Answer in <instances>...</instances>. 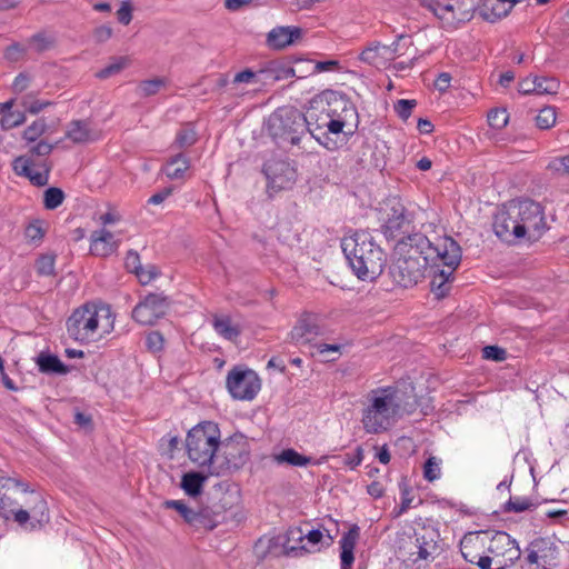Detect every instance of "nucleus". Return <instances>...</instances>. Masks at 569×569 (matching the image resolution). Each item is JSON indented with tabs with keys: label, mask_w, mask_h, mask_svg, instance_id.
I'll use <instances>...</instances> for the list:
<instances>
[{
	"label": "nucleus",
	"mask_w": 569,
	"mask_h": 569,
	"mask_svg": "<svg viewBox=\"0 0 569 569\" xmlns=\"http://www.w3.org/2000/svg\"><path fill=\"white\" fill-rule=\"evenodd\" d=\"M560 83L555 78L536 77V94H556Z\"/></svg>",
	"instance_id": "58836bf2"
},
{
	"label": "nucleus",
	"mask_w": 569,
	"mask_h": 569,
	"mask_svg": "<svg viewBox=\"0 0 569 569\" xmlns=\"http://www.w3.org/2000/svg\"><path fill=\"white\" fill-rule=\"evenodd\" d=\"M24 236L30 242H39L44 237V229L41 220L30 222L24 230Z\"/></svg>",
	"instance_id": "3c124183"
},
{
	"label": "nucleus",
	"mask_w": 569,
	"mask_h": 569,
	"mask_svg": "<svg viewBox=\"0 0 569 569\" xmlns=\"http://www.w3.org/2000/svg\"><path fill=\"white\" fill-rule=\"evenodd\" d=\"M312 106L315 109L328 111L331 117L341 119L357 120L358 113L355 104L342 92L335 90H325L312 98Z\"/></svg>",
	"instance_id": "9d476101"
},
{
	"label": "nucleus",
	"mask_w": 569,
	"mask_h": 569,
	"mask_svg": "<svg viewBox=\"0 0 569 569\" xmlns=\"http://www.w3.org/2000/svg\"><path fill=\"white\" fill-rule=\"evenodd\" d=\"M163 337L158 331L150 332L146 338L147 348L150 351L157 352L163 348Z\"/></svg>",
	"instance_id": "4d7b16f0"
},
{
	"label": "nucleus",
	"mask_w": 569,
	"mask_h": 569,
	"mask_svg": "<svg viewBox=\"0 0 569 569\" xmlns=\"http://www.w3.org/2000/svg\"><path fill=\"white\" fill-rule=\"evenodd\" d=\"M416 106V100L400 99L395 103V111L399 118L406 121L411 116V112Z\"/></svg>",
	"instance_id": "603ef678"
},
{
	"label": "nucleus",
	"mask_w": 569,
	"mask_h": 569,
	"mask_svg": "<svg viewBox=\"0 0 569 569\" xmlns=\"http://www.w3.org/2000/svg\"><path fill=\"white\" fill-rule=\"evenodd\" d=\"M180 517L186 523L196 529L212 530L219 523V513L212 511L209 507H191L187 506Z\"/></svg>",
	"instance_id": "5701e85b"
},
{
	"label": "nucleus",
	"mask_w": 569,
	"mask_h": 569,
	"mask_svg": "<svg viewBox=\"0 0 569 569\" xmlns=\"http://www.w3.org/2000/svg\"><path fill=\"white\" fill-rule=\"evenodd\" d=\"M119 248V241L109 230L102 228L90 236V252L97 257H109Z\"/></svg>",
	"instance_id": "b1692460"
},
{
	"label": "nucleus",
	"mask_w": 569,
	"mask_h": 569,
	"mask_svg": "<svg viewBox=\"0 0 569 569\" xmlns=\"http://www.w3.org/2000/svg\"><path fill=\"white\" fill-rule=\"evenodd\" d=\"M267 130L279 144L284 142L298 144L306 133L305 114L295 107H280L269 116Z\"/></svg>",
	"instance_id": "0eeeda50"
},
{
	"label": "nucleus",
	"mask_w": 569,
	"mask_h": 569,
	"mask_svg": "<svg viewBox=\"0 0 569 569\" xmlns=\"http://www.w3.org/2000/svg\"><path fill=\"white\" fill-rule=\"evenodd\" d=\"M170 300L163 293H149L132 310V318L142 326H152L169 309Z\"/></svg>",
	"instance_id": "ddd939ff"
},
{
	"label": "nucleus",
	"mask_w": 569,
	"mask_h": 569,
	"mask_svg": "<svg viewBox=\"0 0 569 569\" xmlns=\"http://www.w3.org/2000/svg\"><path fill=\"white\" fill-rule=\"evenodd\" d=\"M317 353L323 357L325 361H335L341 353V345L319 343L315 346Z\"/></svg>",
	"instance_id": "49530a36"
},
{
	"label": "nucleus",
	"mask_w": 569,
	"mask_h": 569,
	"mask_svg": "<svg viewBox=\"0 0 569 569\" xmlns=\"http://www.w3.org/2000/svg\"><path fill=\"white\" fill-rule=\"evenodd\" d=\"M427 266V262L412 257L395 256L390 274L395 283L403 288H410L423 278Z\"/></svg>",
	"instance_id": "f8f14e48"
},
{
	"label": "nucleus",
	"mask_w": 569,
	"mask_h": 569,
	"mask_svg": "<svg viewBox=\"0 0 569 569\" xmlns=\"http://www.w3.org/2000/svg\"><path fill=\"white\" fill-rule=\"evenodd\" d=\"M117 17L120 23L128 26L132 20V8L130 1H123L120 9L117 11Z\"/></svg>",
	"instance_id": "bf43d9fd"
},
{
	"label": "nucleus",
	"mask_w": 569,
	"mask_h": 569,
	"mask_svg": "<svg viewBox=\"0 0 569 569\" xmlns=\"http://www.w3.org/2000/svg\"><path fill=\"white\" fill-rule=\"evenodd\" d=\"M557 112L551 106L543 107L535 118L536 126L541 130L551 129L556 124Z\"/></svg>",
	"instance_id": "c9c22d12"
},
{
	"label": "nucleus",
	"mask_w": 569,
	"mask_h": 569,
	"mask_svg": "<svg viewBox=\"0 0 569 569\" xmlns=\"http://www.w3.org/2000/svg\"><path fill=\"white\" fill-rule=\"evenodd\" d=\"M441 460L437 457H429L423 465V477L426 480L432 482L438 480L441 476Z\"/></svg>",
	"instance_id": "a19ab883"
},
{
	"label": "nucleus",
	"mask_w": 569,
	"mask_h": 569,
	"mask_svg": "<svg viewBox=\"0 0 569 569\" xmlns=\"http://www.w3.org/2000/svg\"><path fill=\"white\" fill-rule=\"evenodd\" d=\"M44 122L43 121H34L30 124L23 132V138L27 141H36L38 137H40L44 131Z\"/></svg>",
	"instance_id": "5fc2aeb1"
},
{
	"label": "nucleus",
	"mask_w": 569,
	"mask_h": 569,
	"mask_svg": "<svg viewBox=\"0 0 569 569\" xmlns=\"http://www.w3.org/2000/svg\"><path fill=\"white\" fill-rule=\"evenodd\" d=\"M262 170L268 180V189L276 192L290 189L297 180L296 169L284 160H268Z\"/></svg>",
	"instance_id": "dca6fc26"
},
{
	"label": "nucleus",
	"mask_w": 569,
	"mask_h": 569,
	"mask_svg": "<svg viewBox=\"0 0 569 569\" xmlns=\"http://www.w3.org/2000/svg\"><path fill=\"white\" fill-rule=\"evenodd\" d=\"M302 29L299 27H277L267 34V44L274 50H281L301 39Z\"/></svg>",
	"instance_id": "393cba45"
},
{
	"label": "nucleus",
	"mask_w": 569,
	"mask_h": 569,
	"mask_svg": "<svg viewBox=\"0 0 569 569\" xmlns=\"http://www.w3.org/2000/svg\"><path fill=\"white\" fill-rule=\"evenodd\" d=\"M208 476L201 472L190 471L182 476L181 488L190 497H197L202 492L204 482Z\"/></svg>",
	"instance_id": "72a5a7b5"
},
{
	"label": "nucleus",
	"mask_w": 569,
	"mask_h": 569,
	"mask_svg": "<svg viewBox=\"0 0 569 569\" xmlns=\"http://www.w3.org/2000/svg\"><path fill=\"white\" fill-rule=\"evenodd\" d=\"M395 256L412 257L423 262L441 263L447 268H457L461 260L460 246L450 237L431 242L420 232L408 233L400 238L395 246Z\"/></svg>",
	"instance_id": "7ed1b4c3"
},
{
	"label": "nucleus",
	"mask_w": 569,
	"mask_h": 569,
	"mask_svg": "<svg viewBox=\"0 0 569 569\" xmlns=\"http://www.w3.org/2000/svg\"><path fill=\"white\" fill-rule=\"evenodd\" d=\"M49 521L50 513L46 499L28 487L21 508L17 510L16 522L24 530L36 531L42 529Z\"/></svg>",
	"instance_id": "6e6552de"
},
{
	"label": "nucleus",
	"mask_w": 569,
	"mask_h": 569,
	"mask_svg": "<svg viewBox=\"0 0 569 569\" xmlns=\"http://www.w3.org/2000/svg\"><path fill=\"white\" fill-rule=\"evenodd\" d=\"M51 168L48 160L34 161L24 156L17 157L12 162L16 174L28 178L36 187H44L49 183Z\"/></svg>",
	"instance_id": "a211bd4d"
},
{
	"label": "nucleus",
	"mask_w": 569,
	"mask_h": 569,
	"mask_svg": "<svg viewBox=\"0 0 569 569\" xmlns=\"http://www.w3.org/2000/svg\"><path fill=\"white\" fill-rule=\"evenodd\" d=\"M220 445V429L211 421L194 426L186 438L188 457L199 467L210 468L213 465Z\"/></svg>",
	"instance_id": "423d86ee"
},
{
	"label": "nucleus",
	"mask_w": 569,
	"mask_h": 569,
	"mask_svg": "<svg viewBox=\"0 0 569 569\" xmlns=\"http://www.w3.org/2000/svg\"><path fill=\"white\" fill-rule=\"evenodd\" d=\"M54 254H42L36 261V269L40 276H52L54 273Z\"/></svg>",
	"instance_id": "c03bdc74"
},
{
	"label": "nucleus",
	"mask_w": 569,
	"mask_h": 569,
	"mask_svg": "<svg viewBox=\"0 0 569 569\" xmlns=\"http://www.w3.org/2000/svg\"><path fill=\"white\" fill-rule=\"evenodd\" d=\"M24 120V116L20 112H10L4 114L2 118V126L4 128H13L21 124Z\"/></svg>",
	"instance_id": "69168bd1"
},
{
	"label": "nucleus",
	"mask_w": 569,
	"mask_h": 569,
	"mask_svg": "<svg viewBox=\"0 0 569 569\" xmlns=\"http://www.w3.org/2000/svg\"><path fill=\"white\" fill-rule=\"evenodd\" d=\"M517 0H485L478 7L479 16L488 22H496L506 17L512 10Z\"/></svg>",
	"instance_id": "bb28decb"
},
{
	"label": "nucleus",
	"mask_w": 569,
	"mask_h": 569,
	"mask_svg": "<svg viewBox=\"0 0 569 569\" xmlns=\"http://www.w3.org/2000/svg\"><path fill=\"white\" fill-rule=\"evenodd\" d=\"M533 506L530 499L523 497H510L505 503V512H522L530 509Z\"/></svg>",
	"instance_id": "a18cd8bd"
},
{
	"label": "nucleus",
	"mask_w": 569,
	"mask_h": 569,
	"mask_svg": "<svg viewBox=\"0 0 569 569\" xmlns=\"http://www.w3.org/2000/svg\"><path fill=\"white\" fill-rule=\"evenodd\" d=\"M411 223L412 219L405 206L400 201H393L382 224V232L387 239H400L410 233Z\"/></svg>",
	"instance_id": "6ab92c4d"
},
{
	"label": "nucleus",
	"mask_w": 569,
	"mask_h": 569,
	"mask_svg": "<svg viewBox=\"0 0 569 569\" xmlns=\"http://www.w3.org/2000/svg\"><path fill=\"white\" fill-rule=\"evenodd\" d=\"M493 550L491 565L495 562L497 569H502L513 565L521 556V550L515 539L505 531H491Z\"/></svg>",
	"instance_id": "2eb2a0df"
},
{
	"label": "nucleus",
	"mask_w": 569,
	"mask_h": 569,
	"mask_svg": "<svg viewBox=\"0 0 569 569\" xmlns=\"http://www.w3.org/2000/svg\"><path fill=\"white\" fill-rule=\"evenodd\" d=\"M363 460V449L361 446L356 448L355 455L347 453L345 456V465L350 469H355L362 463Z\"/></svg>",
	"instance_id": "e2e57ef3"
},
{
	"label": "nucleus",
	"mask_w": 569,
	"mask_h": 569,
	"mask_svg": "<svg viewBox=\"0 0 569 569\" xmlns=\"http://www.w3.org/2000/svg\"><path fill=\"white\" fill-rule=\"evenodd\" d=\"M331 116L328 114V111H321V109H315L312 106V99L310 100V107L305 114L306 119V132L308 131L320 144L328 147V143L325 142L320 136L317 134L318 130L327 128V122Z\"/></svg>",
	"instance_id": "cd10ccee"
},
{
	"label": "nucleus",
	"mask_w": 569,
	"mask_h": 569,
	"mask_svg": "<svg viewBox=\"0 0 569 569\" xmlns=\"http://www.w3.org/2000/svg\"><path fill=\"white\" fill-rule=\"evenodd\" d=\"M212 326L216 332L227 340L234 341L240 336V327L228 316H214Z\"/></svg>",
	"instance_id": "473e14b6"
},
{
	"label": "nucleus",
	"mask_w": 569,
	"mask_h": 569,
	"mask_svg": "<svg viewBox=\"0 0 569 569\" xmlns=\"http://www.w3.org/2000/svg\"><path fill=\"white\" fill-rule=\"evenodd\" d=\"M114 317L111 308L102 303H84L68 318V336L80 343L96 341L113 329Z\"/></svg>",
	"instance_id": "39448f33"
},
{
	"label": "nucleus",
	"mask_w": 569,
	"mask_h": 569,
	"mask_svg": "<svg viewBox=\"0 0 569 569\" xmlns=\"http://www.w3.org/2000/svg\"><path fill=\"white\" fill-rule=\"evenodd\" d=\"M124 264L129 272L136 274L137 271H139L142 268L139 253L137 251L130 250L127 253Z\"/></svg>",
	"instance_id": "13d9d810"
},
{
	"label": "nucleus",
	"mask_w": 569,
	"mask_h": 569,
	"mask_svg": "<svg viewBox=\"0 0 569 569\" xmlns=\"http://www.w3.org/2000/svg\"><path fill=\"white\" fill-rule=\"evenodd\" d=\"M456 268H448V270H445V269H440L438 270L437 272H435L433 274V278L431 280V283L430 284H446L448 283V281L450 280L452 273H453V270Z\"/></svg>",
	"instance_id": "338daca9"
},
{
	"label": "nucleus",
	"mask_w": 569,
	"mask_h": 569,
	"mask_svg": "<svg viewBox=\"0 0 569 569\" xmlns=\"http://www.w3.org/2000/svg\"><path fill=\"white\" fill-rule=\"evenodd\" d=\"M527 561L541 569H552L556 566L557 548L546 538H538L530 542Z\"/></svg>",
	"instance_id": "412c9836"
},
{
	"label": "nucleus",
	"mask_w": 569,
	"mask_h": 569,
	"mask_svg": "<svg viewBox=\"0 0 569 569\" xmlns=\"http://www.w3.org/2000/svg\"><path fill=\"white\" fill-rule=\"evenodd\" d=\"M136 276L142 286H147L159 276V270L157 267L150 264L147 268L142 267L137 271Z\"/></svg>",
	"instance_id": "864d4df0"
},
{
	"label": "nucleus",
	"mask_w": 569,
	"mask_h": 569,
	"mask_svg": "<svg viewBox=\"0 0 569 569\" xmlns=\"http://www.w3.org/2000/svg\"><path fill=\"white\" fill-rule=\"evenodd\" d=\"M29 42L37 52H43L53 47L54 38L43 32H39L32 36Z\"/></svg>",
	"instance_id": "de8ad7c7"
},
{
	"label": "nucleus",
	"mask_w": 569,
	"mask_h": 569,
	"mask_svg": "<svg viewBox=\"0 0 569 569\" xmlns=\"http://www.w3.org/2000/svg\"><path fill=\"white\" fill-rule=\"evenodd\" d=\"M26 52L27 49L22 44L14 42L7 47L4 58L9 61H18L26 54Z\"/></svg>",
	"instance_id": "6e6d98bb"
},
{
	"label": "nucleus",
	"mask_w": 569,
	"mask_h": 569,
	"mask_svg": "<svg viewBox=\"0 0 569 569\" xmlns=\"http://www.w3.org/2000/svg\"><path fill=\"white\" fill-rule=\"evenodd\" d=\"M341 248L350 268L360 280H373L382 273L387 257L370 232L360 230L345 237Z\"/></svg>",
	"instance_id": "20e7f679"
},
{
	"label": "nucleus",
	"mask_w": 569,
	"mask_h": 569,
	"mask_svg": "<svg viewBox=\"0 0 569 569\" xmlns=\"http://www.w3.org/2000/svg\"><path fill=\"white\" fill-rule=\"evenodd\" d=\"M485 531L468 532L460 541L463 559L480 569H491L490 556H483Z\"/></svg>",
	"instance_id": "aec40b11"
},
{
	"label": "nucleus",
	"mask_w": 569,
	"mask_h": 569,
	"mask_svg": "<svg viewBox=\"0 0 569 569\" xmlns=\"http://www.w3.org/2000/svg\"><path fill=\"white\" fill-rule=\"evenodd\" d=\"M439 531L431 526H422L413 532V543H418V556L425 561L433 560L439 552Z\"/></svg>",
	"instance_id": "4be33fe9"
},
{
	"label": "nucleus",
	"mask_w": 569,
	"mask_h": 569,
	"mask_svg": "<svg viewBox=\"0 0 569 569\" xmlns=\"http://www.w3.org/2000/svg\"><path fill=\"white\" fill-rule=\"evenodd\" d=\"M190 168V161L189 159L182 154L179 153L174 157H172L164 167V173L169 179H181L183 178L184 173Z\"/></svg>",
	"instance_id": "f704fd0d"
},
{
	"label": "nucleus",
	"mask_w": 569,
	"mask_h": 569,
	"mask_svg": "<svg viewBox=\"0 0 569 569\" xmlns=\"http://www.w3.org/2000/svg\"><path fill=\"white\" fill-rule=\"evenodd\" d=\"M128 63L129 60L126 57L114 58L111 63L99 70L96 73V77L99 79H108L120 73L128 66Z\"/></svg>",
	"instance_id": "4c0bfd02"
},
{
	"label": "nucleus",
	"mask_w": 569,
	"mask_h": 569,
	"mask_svg": "<svg viewBox=\"0 0 569 569\" xmlns=\"http://www.w3.org/2000/svg\"><path fill=\"white\" fill-rule=\"evenodd\" d=\"M28 485L11 478L0 477V517L16 522V513L21 508V501Z\"/></svg>",
	"instance_id": "9b49d317"
},
{
	"label": "nucleus",
	"mask_w": 569,
	"mask_h": 569,
	"mask_svg": "<svg viewBox=\"0 0 569 569\" xmlns=\"http://www.w3.org/2000/svg\"><path fill=\"white\" fill-rule=\"evenodd\" d=\"M360 538V528L352 525L339 540L340 546V569H352L355 562V548Z\"/></svg>",
	"instance_id": "a878e982"
},
{
	"label": "nucleus",
	"mask_w": 569,
	"mask_h": 569,
	"mask_svg": "<svg viewBox=\"0 0 569 569\" xmlns=\"http://www.w3.org/2000/svg\"><path fill=\"white\" fill-rule=\"evenodd\" d=\"M197 141V133L190 126L180 129L176 136V144L179 148H187Z\"/></svg>",
	"instance_id": "8fccbe9b"
},
{
	"label": "nucleus",
	"mask_w": 569,
	"mask_h": 569,
	"mask_svg": "<svg viewBox=\"0 0 569 569\" xmlns=\"http://www.w3.org/2000/svg\"><path fill=\"white\" fill-rule=\"evenodd\" d=\"M482 351L486 359L495 361H502L506 359V350L497 346H487Z\"/></svg>",
	"instance_id": "052dcab7"
},
{
	"label": "nucleus",
	"mask_w": 569,
	"mask_h": 569,
	"mask_svg": "<svg viewBox=\"0 0 569 569\" xmlns=\"http://www.w3.org/2000/svg\"><path fill=\"white\" fill-rule=\"evenodd\" d=\"M398 43L385 46L379 42L368 46L359 56V59L368 64L378 67L383 59H388L397 52Z\"/></svg>",
	"instance_id": "c85d7f7f"
},
{
	"label": "nucleus",
	"mask_w": 569,
	"mask_h": 569,
	"mask_svg": "<svg viewBox=\"0 0 569 569\" xmlns=\"http://www.w3.org/2000/svg\"><path fill=\"white\" fill-rule=\"evenodd\" d=\"M547 227L540 203L529 199L511 200L503 204L493 220V230L506 242L538 239Z\"/></svg>",
	"instance_id": "f257e3e1"
},
{
	"label": "nucleus",
	"mask_w": 569,
	"mask_h": 569,
	"mask_svg": "<svg viewBox=\"0 0 569 569\" xmlns=\"http://www.w3.org/2000/svg\"><path fill=\"white\" fill-rule=\"evenodd\" d=\"M273 460L278 465H288L292 467H306L310 463H313L311 457L301 455L292 448L283 449L280 453L274 455ZM319 463V461L315 462V465Z\"/></svg>",
	"instance_id": "2f4dec72"
},
{
	"label": "nucleus",
	"mask_w": 569,
	"mask_h": 569,
	"mask_svg": "<svg viewBox=\"0 0 569 569\" xmlns=\"http://www.w3.org/2000/svg\"><path fill=\"white\" fill-rule=\"evenodd\" d=\"M66 137L74 143H88L98 140L100 134L92 130L87 121L74 120L69 123Z\"/></svg>",
	"instance_id": "c756f323"
},
{
	"label": "nucleus",
	"mask_w": 569,
	"mask_h": 569,
	"mask_svg": "<svg viewBox=\"0 0 569 569\" xmlns=\"http://www.w3.org/2000/svg\"><path fill=\"white\" fill-rule=\"evenodd\" d=\"M340 69V62L338 60L317 61L315 64V73L336 71Z\"/></svg>",
	"instance_id": "0e129e2a"
},
{
	"label": "nucleus",
	"mask_w": 569,
	"mask_h": 569,
	"mask_svg": "<svg viewBox=\"0 0 569 569\" xmlns=\"http://www.w3.org/2000/svg\"><path fill=\"white\" fill-rule=\"evenodd\" d=\"M518 91L522 94H536V77L521 80L518 83Z\"/></svg>",
	"instance_id": "774afa93"
},
{
	"label": "nucleus",
	"mask_w": 569,
	"mask_h": 569,
	"mask_svg": "<svg viewBox=\"0 0 569 569\" xmlns=\"http://www.w3.org/2000/svg\"><path fill=\"white\" fill-rule=\"evenodd\" d=\"M509 113L506 109H495L488 113V123L491 128L500 130L508 124Z\"/></svg>",
	"instance_id": "09e8293b"
},
{
	"label": "nucleus",
	"mask_w": 569,
	"mask_h": 569,
	"mask_svg": "<svg viewBox=\"0 0 569 569\" xmlns=\"http://www.w3.org/2000/svg\"><path fill=\"white\" fill-rule=\"evenodd\" d=\"M233 449H234V445L232 442H228V443L223 445V455L227 458L228 465L237 468V467H239L240 463H243L248 459L249 452H248V450L242 448L239 451L238 458H236V456L233 455Z\"/></svg>",
	"instance_id": "37998d69"
},
{
	"label": "nucleus",
	"mask_w": 569,
	"mask_h": 569,
	"mask_svg": "<svg viewBox=\"0 0 569 569\" xmlns=\"http://www.w3.org/2000/svg\"><path fill=\"white\" fill-rule=\"evenodd\" d=\"M323 333L321 317L318 313L305 311L289 333L291 343L305 347L310 346L316 338Z\"/></svg>",
	"instance_id": "4468645a"
},
{
	"label": "nucleus",
	"mask_w": 569,
	"mask_h": 569,
	"mask_svg": "<svg viewBox=\"0 0 569 569\" xmlns=\"http://www.w3.org/2000/svg\"><path fill=\"white\" fill-rule=\"evenodd\" d=\"M480 0H448L442 3L440 21L446 28L456 29L459 24L470 21L479 7Z\"/></svg>",
	"instance_id": "f3484780"
},
{
	"label": "nucleus",
	"mask_w": 569,
	"mask_h": 569,
	"mask_svg": "<svg viewBox=\"0 0 569 569\" xmlns=\"http://www.w3.org/2000/svg\"><path fill=\"white\" fill-rule=\"evenodd\" d=\"M410 410L402 403V392L393 386L379 387L366 396L361 409V423L366 433L380 435Z\"/></svg>",
	"instance_id": "f03ea898"
},
{
	"label": "nucleus",
	"mask_w": 569,
	"mask_h": 569,
	"mask_svg": "<svg viewBox=\"0 0 569 569\" xmlns=\"http://www.w3.org/2000/svg\"><path fill=\"white\" fill-rule=\"evenodd\" d=\"M417 551L418 543H413V535L408 537V540L403 541L402 545L399 546V553L403 560L413 565L422 560L421 558H415L418 556Z\"/></svg>",
	"instance_id": "ea45409f"
},
{
	"label": "nucleus",
	"mask_w": 569,
	"mask_h": 569,
	"mask_svg": "<svg viewBox=\"0 0 569 569\" xmlns=\"http://www.w3.org/2000/svg\"><path fill=\"white\" fill-rule=\"evenodd\" d=\"M66 198L62 189L50 187L43 193V206L47 210H54L60 207Z\"/></svg>",
	"instance_id": "e433bc0d"
},
{
	"label": "nucleus",
	"mask_w": 569,
	"mask_h": 569,
	"mask_svg": "<svg viewBox=\"0 0 569 569\" xmlns=\"http://www.w3.org/2000/svg\"><path fill=\"white\" fill-rule=\"evenodd\" d=\"M162 87H164L163 79L143 80L138 86V92L141 97H150L157 94Z\"/></svg>",
	"instance_id": "79ce46f5"
},
{
	"label": "nucleus",
	"mask_w": 569,
	"mask_h": 569,
	"mask_svg": "<svg viewBox=\"0 0 569 569\" xmlns=\"http://www.w3.org/2000/svg\"><path fill=\"white\" fill-rule=\"evenodd\" d=\"M36 363L42 373L67 375L69 372L68 366L54 355L41 352L36 358Z\"/></svg>",
	"instance_id": "7c9ffc66"
},
{
	"label": "nucleus",
	"mask_w": 569,
	"mask_h": 569,
	"mask_svg": "<svg viewBox=\"0 0 569 569\" xmlns=\"http://www.w3.org/2000/svg\"><path fill=\"white\" fill-rule=\"evenodd\" d=\"M226 387L233 399L251 401L261 389V380L252 369L236 366L227 375Z\"/></svg>",
	"instance_id": "1a4fd4ad"
},
{
	"label": "nucleus",
	"mask_w": 569,
	"mask_h": 569,
	"mask_svg": "<svg viewBox=\"0 0 569 569\" xmlns=\"http://www.w3.org/2000/svg\"><path fill=\"white\" fill-rule=\"evenodd\" d=\"M351 119H341L338 117H330V119L327 122V129L330 133H340L343 128L351 122Z\"/></svg>",
	"instance_id": "680f3d73"
}]
</instances>
